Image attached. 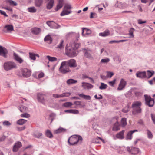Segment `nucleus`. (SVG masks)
Listing matches in <instances>:
<instances>
[{
    "label": "nucleus",
    "mask_w": 155,
    "mask_h": 155,
    "mask_svg": "<svg viewBox=\"0 0 155 155\" xmlns=\"http://www.w3.org/2000/svg\"><path fill=\"white\" fill-rule=\"evenodd\" d=\"M68 67L75 68L77 65L76 61L73 59H71L67 61H64Z\"/></svg>",
    "instance_id": "6"
},
{
    "label": "nucleus",
    "mask_w": 155,
    "mask_h": 155,
    "mask_svg": "<svg viewBox=\"0 0 155 155\" xmlns=\"http://www.w3.org/2000/svg\"><path fill=\"white\" fill-rule=\"evenodd\" d=\"M151 117L152 121L154 124H155V115L151 114Z\"/></svg>",
    "instance_id": "64"
},
{
    "label": "nucleus",
    "mask_w": 155,
    "mask_h": 155,
    "mask_svg": "<svg viewBox=\"0 0 155 155\" xmlns=\"http://www.w3.org/2000/svg\"><path fill=\"white\" fill-rule=\"evenodd\" d=\"M91 33V31L86 28H84L82 30V35H89Z\"/></svg>",
    "instance_id": "27"
},
{
    "label": "nucleus",
    "mask_w": 155,
    "mask_h": 155,
    "mask_svg": "<svg viewBox=\"0 0 155 155\" xmlns=\"http://www.w3.org/2000/svg\"><path fill=\"white\" fill-rule=\"evenodd\" d=\"M21 116L22 117H29L30 116V115L27 113H24L21 114Z\"/></svg>",
    "instance_id": "57"
},
{
    "label": "nucleus",
    "mask_w": 155,
    "mask_h": 155,
    "mask_svg": "<svg viewBox=\"0 0 155 155\" xmlns=\"http://www.w3.org/2000/svg\"><path fill=\"white\" fill-rule=\"evenodd\" d=\"M29 12L31 13H35L36 12V9L34 7H30L28 8Z\"/></svg>",
    "instance_id": "44"
},
{
    "label": "nucleus",
    "mask_w": 155,
    "mask_h": 155,
    "mask_svg": "<svg viewBox=\"0 0 155 155\" xmlns=\"http://www.w3.org/2000/svg\"><path fill=\"white\" fill-rule=\"evenodd\" d=\"M80 43L76 42L75 41L71 42L70 43V45L75 50L80 47Z\"/></svg>",
    "instance_id": "22"
},
{
    "label": "nucleus",
    "mask_w": 155,
    "mask_h": 155,
    "mask_svg": "<svg viewBox=\"0 0 155 155\" xmlns=\"http://www.w3.org/2000/svg\"><path fill=\"white\" fill-rule=\"evenodd\" d=\"M135 30L134 28H131L129 30V35H130V38H134V36L133 34Z\"/></svg>",
    "instance_id": "34"
},
{
    "label": "nucleus",
    "mask_w": 155,
    "mask_h": 155,
    "mask_svg": "<svg viewBox=\"0 0 155 155\" xmlns=\"http://www.w3.org/2000/svg\"><path fill=\"white\" fill-rule=\"evenodd\" d=\"M45 95L41 92L37 94V99L39 102L45 104V99L44 98Z\"/></svg>",
    "instance_id": "10"
},
{
    "label": "nucleus",
    "mask_w": 155,
    "mask_h": 155,
    "mask_svg": "<svg viewBox=\"0 0 155 155\" xmlns=\"http://www.w3.org/2000/svg\"><path fill=\"white\" fill-rule=\"evenodd\" d=\"M121 124L122 127H125L127 124L126 119L125 118H122L121 120Z\"/></svg>",
    "instance_id": "40"
},
{
    "label": "nucleus",
    "mask_w": 155,
    "mask_h": 155,
    "mask_svg": "<svg viewBox=\"0 0 155 155\" xmlns=\"http://www.w3.org/2000/svg\"><path fill=\"white\" fill-rule=\"evenodd\" d=\"M136 76L137 78H147L146 71L138 72L136 73Z\"/></svg>",
    "instance_id": "16"
},
{
    "label": "nucleus",
    "mask_w": 155,
    "mask_h": 155,
    "mask_svg": "<svg viewBox=\"0 0 155 155\" xmlns=\"http://www.w3.org/2000/svg\"><path fill=\"white\" fill-rule=\"evenodd\" d=\"M126 82L123 79H121L120 81L117 89L119 90H121L124 88L126 85Z\"/></svg>",
    "instance_id": "13"
},
{
    "label": "nucleus",
    "mask_w": 155,
    "mask_h": 155,
    "mask_svg": "<svg viewBox=\"0 0 155 155\" xmlns=\"http://www.w3.org/2000/svg\"><path fill=\"white\" fill-rule=\"evenodd\" d=\"M72 35L75 38L76 41L77 42L80 36L79 34L78 33H74Z\"/></svg>",
    "instance_id": "56"
},
{
    "label": "nucleus",
    "mask_w": 155,
    "mask_h": 155,
    "mask_svg": "<svg viewBox=\"0 0 155 155\" xmlns=\"http://www.w3.org/2000/svg\"><path fill=\"white\" fill-rule=\"evenodd\" d=\"M82 86L84 89H89L92 88L93 86L88 83L83 82L82 83Z\"/></svg>",
    "instance_id": "18"
},
{
    "label": "nucleus",
    "mask_w": 155,
    "mask_h": 155,
    "mask_svg": "<svg viewBox=\"0 0 155 155\" xmlns=\"http://www.w3.org/2000/svg\"><path fill=\"white\" fill-rule=\"evenodd\" d=\"M22 76L25 78H28L31 74V71L26 68H23L21 70Z\"/></svg>",
    "instance_id": "8"
},
{
    "label": "nucleus",
    "mask_w": 155,
    "mask_h": 155,
    "mask_svg": "<svg viewBox=\"0 0 155 155\" xmlns=\"http://www.w3.org/2000/svg\"><path fill=\"white\" fill-rule=\"evenodd\" d=\"M142 103L140 101H136L133 102L132 104V108L141 107Z\"/></svg>",
    "instance_id": "19"
},
{
    "label": "nucleus",
    "mask_w": 155,
    "mask_h": 155,
    "mask_svg": "<svg viewBox=\"0 0 155 155\" xmlns=\"http://www.w3.org/2000/svg\"><path fill=\"white\" fill-rule=\"evenodd\" d=\"M22 146V144L20 142L18 141L15 143L13 146L12 151L13 152H17L19 148Z\"/></svg>",
    "instance_id": "11"
},
{
    "label": "nucleus",
    "mask_w": 155,
    "mask_h": 155,
    "mask_svg": "<svg viewBox=\"0 0 155 155\" xmlns=\"http://www.w3.org/2000/svg\"><path fill=\"white\" fill-rule=\"evenodd\" d=\"M78 82L77 80H74L72 79H68L67 81V83L68 84H75Z\"/></svg>",
    "instance_id": "35"
},
{
    "label": "nucleus",
    "mask_w": 155,
    "mask_h": 155,
    "mask_svg": "<svg viewBox=\"0 0 155 155\" xmlns=\"http://www.w3.org/2000/svg\"><path fill=\"white\" fill-rule=\"evenodd\" d=\"M142 112V109L140 107L132 108V114L134 115L140 114Z\"/></svg>",
    "instance_id": "12"
},
{
    "label": "nucleus",
    "mask_w": 155,
    "mask_h": 155,
    "mask_svg": "<svg viewBox=\"0 0 155 155\" xmlns=\"http://www.w3.org/2000/svg\"><path fill=\"white\" fill-rule=\"evenodd\" d=\"M14 30L13 26L12 25H7L4 27V31L5 32H11Z\"/></svg>",
    "instance_id": "15"
},
{
    "label": "nucleus",
    "mask_w": 155,
    "mask_h": 155,
    "mask_svg": "<svg viewBox=\"0 0 155 155\" xmlns=\"http://www.w3.org/2000/svg\"><path fill=\"white\" fill-rule=\"evenodd\" d=\"M27 120L24 119H21L18 120L17 124L20 125H22L25 123Z\"/></svg>",
    "instance_id": "38"
},
{
    "label": "nucleus",
    "mask_w": 155,
    "mask_h": 155,
    "mask_svg": "<svg viewBox=\"0 0 155 155\" xmlns=\"http://www.w3.org/2000/svg\"><path fill=\"white\" fill-rule=\"evenodd\" d=\"M66 54L70 57H74L76 56L78 54L77 52L74 49H73L71 45L69 47L66 46Z\"/></svg>",
    "instance_id": "2"
},
{
    "label": "nucleus",
    "mask_w": 155,
    "mask_h": 155,
    "mask_svg": "<svg viewBox=\"0 0 155 155\" xmlns=\"http://www.w3.org/2000/svg\"><path fill=\"white\" fill-rule=\"evenodd\" d=\"M7 1L9 3L10 5H14L15 6L17 5V3L16 2L12 0H7Z\"/></svg>",
    "instance_id": "52"
},
{
    "label": "nucleus",
    "mask_w": 155,
    "mask_h": 155,
    "mask_svg": "<svg viewBox=\"0 0 155 155\" xmlns=\"http://www.w3.org/2000/svg\"><path fill=\"white\" fill-rule=\"evenodd\" d=\"M154 0H141V2L143 3H149V5H150V4L153 2Z\"/></svg>",
    "instance_id": "48"
},
{
    "label": "nucleus",
    "mask_w": 155,
    "mask_h": 155,
    "mask_svg": "<svg viewBox=\"0 0 155 155\" xmlns=\"http://www.w3.org/2000/svg\"><path fill=\"white\" fill-rule=\"evenodd\" d=\"M44 40L45 41H48L49 44H51L52 42V39L49 35H48L45 38Z\"/></svg>",
    "instance_id": "28"
},
{
    "label": "nucleus",
    "mask_w": 155,
    "mask_h": 155,
    "mask_svg": "<svg viewBox=\"0 0 155 155\" xmlns=\"http://www.w3.org/2000/svg\"><path fill=\"white\" fill-rule=\"evenodd\" d=\"M48 2L46 4V8L48 10L51 9L54 6V0H47Z\"/></svg>",
    "instance_id": "17"
},
{
    "label": "nucleus",
    "mask_w": 155,
    "mask_h": 155,
    "mask_svg": "<svg viewBox=\"0 0 155 155\" xmlns=\"http://www.w3.org/2000/svg\"><path fill=\"white\" fill-rule=\"evenodd\" d=\"M127 151L131 154L136 155L138 153L139 149L138 148L134 147H127Z\"/></svg>",
    "instance_id": "7"
},
{
    "label": "nucleus",
    "mask_w": 155,
    "mask_h": 155,
    "mask_svg": "<svg viewBox=\"0 0 155 155\" xmlns=\"http://www.w3.org/2000/svg\"><path fill=\"white\" fill-rule=\"evenodd\" d=\"M8 53V50L5 48L0 46V55L7 58Z\"/></svg>",
    "instance_id": "9"
},
{
    "label": "nucleus",
    "mask_w": 155,
    "mask_h": 155,
    "mask_svg": "<svg viewBox=\"0 0 155 155\" xmlns=\"http://www.w3.org/2000/svg\"><path fill=\"white\" fill-rule=\"evenodd\" d=\"M126 41V40H112L111 41H110L109 42L110 44H112L113 43H118L120 42H124L125 41Z\"/></svg>",
    "instance_id": "46"
},
{
    "label": "nucleus",
    "mask_w": 155,
    "mask_h": 155,
    "mask_svg": "<svg viewBox=\"0 0 155 155\" xmlns=\"http://www.w3.org/2000/svg\"><path fill=\"white\" fill-rule=\"evenodd\" d=\"M71 11H67L66 9H64L60 14V15L63 16L65 15H68L71 13Z\"/></svg>",
    "instance_id": "33"
},
{
    "label": "nucleus",
    "mask_w": 155,
    "mask_h": 155,
    "mask_svg": "<svg viewBox=\"0 0 155 155\" xmlns=\"http://www.w3.org/2000/svg\"><path fill=\"white\" fill-rule=\"evenodd\" d=\"M29 57L32 60H35L36 59L35 54L33 53L29 52Z\"/></svg>",
    "instance_id": "45"
},
{
    "label": "nucleus",
    "mask_w": 155,
    "mask_h": 155,
    "mask_svg": "<svg viewBox=\"0 0 155 155\" xmlns=\"http://www.w3.org/2000/svg\"><path fill=\"white\" fill-rule=\"evenodd\" d=\"M18 109L21 112H24L28 110V108L26 106L21 105L18 107Z\"/></svg>",
    "instance_id": "31"
},
{
    "label": "nucleus",
    "mask_w": 155,
    "mask_h": 155,
    "mask_svg": "<svg viewBox=\"0 0 155 155\" xmlns=\"http://www.w3.org/2000/svg\"><path fill=\"white\" fill-rule=\"evenodd\" d=\"M83 139L81 136L74 135L71 136L68 139V143L70 146H74L78 143H81Z\"/></svg>",
    "instance_id": "1"
},
{
    "label": "nucleus",
    "mask_w": 155,
    "mask_h": 155,
    "mask_svg": "<svg viewBox=\"0 0 155 155\" xmlns=\"http://www.w3.org/2000/svg\"><path fill=\"white\" fill-rule=\"evenodd\" d=\"M125 130H122L121 131L117 133L116 135V137L119 139H122L124 138V133Z\"/></svg>",
    "instance_id": "21"
},
{
    "label": "nucleus",
    "mask_w": 155,
    "mask_h": 155,
    "mask_svg": "<svg viewBox=\"0 0 155 155\" xmlns=\"http://www.w3.org/2000/svg\"><path fill=\"white\" fill-rule=\"evenodd\" d=\"M41 31V29L38 28H34L31 29L32 33L35 35H38Z\"/></svg>",
    "instance_id": "23"
},
{
    "label": "nucleus",
    "mask_w": 155,
    "mask_h": 155,
    "mask_svg": "<svg viewBox=\"0 0 155 155\" xmlns=\"http://www.w3.org/2000/svg\"><path fill=\"white\" fill-rule=\"evenodd\" d=\"M2 124L3 126L9 127L11 125V123L8 121H5L3 122Z\"/></svg>",
    "instance_id": "47"
},
{
    "label": "nucleus",
    "mask_w": 155,
    "mask_h": 155,
    "mask_svg": "<svg viewBox=\"0 0 155 155\" xmlns=\"http://www.w3.org/2000/svg\"><path fill=\"white\" fill-rule=\"evenodd\" d=\"M110 34V32L108 30H106L104 31L102 33H100L99 34V35L103 37H105L108 35Z\"/></svg>",
    "instance_id": "32"
},
{
    "label": "nucleus",
    "mask_w": 155,
    "mask_h": 155,
    "mask_svg": "<svg viewBox=\"0 0 155 155\" xmlns=\"http://www.w3.org/2000/svg\"><path fill=\"white\" fill-rule=\"evenodd\" d=\"M147 137L149 139H151L153 137V135L151 132L148 130H147Z\"/></svg>",
    "instance_id": "50"
},
{
    "label": "nucleus",
    "mask_w": 155,
    "mask_h": 155,
    "mask_svg": "<svg viewBox=\"0 0 155 155\" xmlns=\"http://www.w3.org/2000/svg\"><path fill=\"white\" fill-rule=\"evenodd\" d=\"M46 57L49 61L51 62L55 61L57 60V58L55 57H52L49 55H47Z\"/></svg>",
    "instance_id": "37"
},
{
    "label": "nucleus",
    "mask_w": 155,
    "mask_h": 155,
    "mask_svg": "<svg viewBox=\"0 0 155 155\" xmlns=\"http://www.w3.org/2000/svg\"><path fill=\"white\" fill-rule=\"evenodd\" d=\"M59 70L60 72L63 74H66L71 71V70L69 69L68 67L64 61L61 62L59 68Z\"/></svg>",
    "instance_id": "4"
},
{
    "label": "nucleus",
    "mask_w": 155,
    "mask_h": 155,
    "mask_svg": "<svg viewBox=\"0 0 155 155\" xmlns=\"http://www.w3.org/2000/svg\"><path fill=\"white\" fill-rule=\"evenodd\" d=\"M13 57L14 59L20 64L22 63L24 61L23 59L15 52L13 54Z\"/></svg>",
    "instance_id": "14"
},
{
    "label": "nucleus",
    "mask_w": 155,
    "mask_h": 155,
    "mask_svg": "<svg viewBox=\"0 0 155 155\" xmlns=\"http://www.w3.org/2000/svg\"><path fill=\"white\" fill-rule=\"evenodd\" d=\"M73 104L71 102H67L64 103L63 104L62 106L66 107H68L71 106Z\"/></svg>",
    "instance_id": "41"
},
{
    "label": "nucleus",
    "mask_w": 155,
    "mask_h": 155,
    "mask_svg": "<svg viewBox=\"0 0 155 155\" xmlns=\"http://www.w3.org/2000/svg\"><path fill=\"white\" fill-rule=\"evenodd\" d=\"M107 85L106 84L103 83H101V85L99 87V88L101 90L105 89L107 88Z\"/></svg>",
    "instance_id": "43"
},
{
    "label": "nucleus",
    "mask_w": 155,
    "mask_h": 155,
    "mask_svg": "<svg viewBox=\"0 0 155 155\" xmlns=\"http://www.w3.org/2000/svg\"><path fill=\"white\" fill-rule=\"evenodd\" d=\"M116 80V79H115L112 81L109 82V85L111 86H113L115 84Z\"/></svg>",
    "instance_id": "63"
},
{
    "label": "nucleus",
    "mask_w": 155,
    "mask_h": 155,
    "mask_svg": "<svg viewBox=\"0 0 155 155\" xmlns=\"http://www.w3.org/2000/svg\"><path fill=\"white\" fill-rule=\"evenodd\" d=\"M26 128V127L25 126H23L22 127H17L16 129L18 131H21L24 130Z\"/></svg>",
    "instance_id": "59"
},
{
    "label": "nucleus",
    "mask_w": 155,
    "mask_h": 155,
    "mask_svg": "<svg viewBox=\"0 0 155 155\" xmlns=\"http://www.w3.org/2000/svg\"><path fill=\"white\" fill-rule=\"evenodd\" d=\"M145 100V104L149 107H153L154 104V99L151 98L150 95L145 94L144 96Z\"/></svg>",
    "instance_id": "5"
},
{
    "label": "nucleus",
    "mask_w": 155,
    "mask_h": 155,
    "mask_svg": "<svg viewBox=\"0 0 155 155\" xmlns=\"http://www.w3.org/2000/svg\"><path fill=\"white\" fill-rule=\"evenodd\" d=\"M79 96L80 97L83 98L84 99L87 100H90L91 99V97L90 96L85 95L83 94H80L79 95Z\"/></svg>",
    "instance_id": "36"
},
{
    "label": "nucleus",
    "mask_w": 155,
    "mask_h": 155,
    "mask_svg": "<svg viewBox=\"0 0 155 155\" xmlns=\"http://www.w3.org/2000/svg\"><path fill=\"white\" fill-rule=\"evenodd\" d=\"M63 0H58V3L55 9V11H57L61 9L63 7Z\"/></svg>",
    "instance_id": "20"
},
{
    "label": "nucleus",
    "mask_w": 155,
    "mask_h": 155,
    "mask_svg": "<svg viewBox=\"0 0 155 155\" xmlns=\"http://www.w3.org/2000/svg\"><path fill=\"white\" fill-rule=\"evenodd\" d=\"M45 134L47 137L50 138H51L53 137L52 133L49 130H46Z\"/></svg>",
    "instance_id": "29"
},
{
    "label": "nucleus",
    "mask_w": 155,
    "mask_h": 155,
    "mask_svg": "<svg viewBox=\"0 0 155 155\" xmlns=\"http://www.w3.org/2000/svg\"><path fill=\"white\" fill-rule=\"evenodd\" d=\"M146 75L148 79L150 78L154 74L155 72L153 71H150V70H147V71Z\"/></svg>",
    "instance_id": "25"
},
{
    "label": "nucleus",
    "mask_w": 155,
    "mask_h": 155,
    "mask_svg": "<svg viewBox=\"0 0 155 155\" xmlns=\"http://www.w3.org/2000/svg\"><path fill=\"white\" fill-rule=\"evenodd\" d=\"M64 42L63 40H61V41L59 45H58L57 48L60 49H63L64 48V46L63 45V43Z\"/></svg>",
    "instance_id": "51"
},
{
    "label": "nucleus",
    "mask_w": 155,
    "mask_h": 155,
    "mask_svg": "<svg viewBox=\"0 0 155 155\" xmlns=\"http://www.w3.org/2000/svg\"><path fill=\"white\" fill-rule=\"evenodd\" d=\"M71 8V5L69 4L65 5L64 8V9H70Z\"/></svg>",
    "instance_id": "62"
},
{
    "label": "nucleus",
    "mask_w": 155,
    "mask_h": 155,
    "mask_svg": "<svg viewBox=\"0 0 155 155\" xmlns=\"http://www.w3.org/2000/svg\"><path fill=\"white\" fill-rule=\"evenodd\" d=\"M82 78L83 79H84L85 78H89V79L93 81V80L92 78L89 77L87 75L84 74H82Z\"/></svg>",
    "instance_id": "61"
},
{
    "label": "nucleus",
    "mask_w": 155,
    "mask_h": 155,
    "mask_svg": "<svg viewBox=\"0 0 155 155\" xmlns=\"http://www.w3.org/2000/svg\"><path fill=\"white\" fill-rule=\"evenodd\" d=\"M97 17V15L96 13L95 12H91V13L90 18H96Z\"/></svg>",
    "instance_id": "53"
},
{
    "label": "nucleus",
    "mask_w": 155,
    "mask_h": 155,
    "mask_svg": "<svg viewBox=\"0 0 155 155\" xmlns=\"http://www.w3.org/2000/svg\"><path fill=\"white\" fill-rule=\"evenodd\" d=\"M33 136L36 137L38 138H40L42 136V133L39 132L38 131L35 132L33 134Z\"/></svg>",
    "instance_id": "30"
},
{
    "label": "nucleus",
    "mask_w": 155,
    "mask_h": 155,
    "mask_svg": "<svg viewBox=\"0 0 155 155\" xmlns=\"http://www.w3.org/2000/svg\"><path fill=\"white\" fill-rule=\"evenodd\" d=\"M43 1L42 0H35V5L38 7H40L42 5Z\"/></svg>",
    "instance_id": "26"
},
{
    "label": "nucleus",
    "mask_w": 155,
    "mask_h": 155,
    "mask_svg": "<svg viewBox=\"0 0 155 155\" xmlns=\"http://www.w3.org/2000/svg\"><path fill=\"white\" fill-rule=\"evenodd\" d=\"M100 138L98 137L94 138L92 140V142L95 143H99Z\"/></svg>",
    "instance_id": "54"
},
{
    "label": "nucleus",
    "mask_w": 155,
    "mask_h": 155,
    "mask_svg": "<svg viewBox=\"0 0 155 155\" xmlns=\"http://www.w3.org/2000/svg\"><path fill=\"white\" fill-rule=\"evenodd\" d=\"M4 67L5 70L8 71L13 69L17 68V66L15 63L13 62L9 61L4 63Z\"/></svg>",
    "instance_id": "3"
},
{
    "label": "nucleus",
    "mask_w": 155,
    "mask_h": 155,
    "mask_svg": "<svg viewBox=\"0 0 155 155\" xmlns=\"http://www.w3.org/2000/svg\"><path fill=\"white\" fill-rule=\"evenodd\" d=\"M65 130L62 128L61 127L55 131V134H58L62 132H64Z\"/></svg>",
    "instance_id": "42"
},
{
    "label": "nucleus",
    "mask_w": 155,
    "mask_h": 155,
    "mask_svg": "<svg viewBox=\"0 0 155 155\" xmlns=\"http://www.w3.org/2000/svg\"><path fill=\"white\" fill-rule=\"evenodd\" d=\"M84 56L86 57L89 59H91L93 58V57H92L91 55L87 51H86L85 53Z\"/></svg>",
    "instance_id": "49"
},
{
    "label": "nucleus",
    "mask_w": 155,
    "mask_h": 155,
    "mask_svg": "<svg viewBox=\"0 0 155 155\" xmlns=\"http://www.w3.org/2000/svg\"><path fill=\"white\" fill-rule=\"evenodd\" d=\"M133 133L131 131L128 132L126 135V138L127 140H131L132 138Z\"/></svg>",
    "instance_id": "39"
},
{
    "label": "nucleus",
    "mask_w": 155,
    "mask_h": 155,
    "mask_svg": "<svg viewBox=\"0 0 155 155\" xmlns=\"http://www.w3.org/2000/svg\"><path fill=\"white\" fill-rule=\"evenodd\" d=\"M71 94L70 92L64 93L62 94L63 97H69Z\"/></svg>",
    "instance_id": "60"
},
{
    "label": "nucleus",
    "mask_w": 155,
    "mask_h": 155,
    "mask_svg": "<svg viewBox=\"0 0 155 155\" xmlns=\"http://www.w3.org/2000/svg\"><path fill=\"white\" fill-rule=\"evenodd\" d=\"M110 61L109 58H107L106 59H102L101 60V62L104 63H107Z\"/></svg>",
    "instance_id": "55"
},
{
    "label": "nucleus",
    "mask_w": 155,
    "mask_h": 155,
    "mask_svg": "<svg viewBox=\"0 0 155 155\" xmlns=\"http://www.w3.org/2000/svg\"><path fill=\"white\" fill-rule=\"evenodd\" d=\"M107 76L109 78H111L114 74L113 72H107Z\"/></svg>",
    "instance_id": "58"
},
{
    "label": "nucleus",
    "mask_w": 155,
    "mask_h": 155,
    "mask_svg": "<svg viewBox=\"0 0 155 155\" xmlns=\"http://www.w3.org/2000/svg\"><path fill=\"white\" fill-rule=\"evenodd\" d=\"M120 125L118 122H116L114 124L113 128V130L117 131L120 129Z\"/></svg>",
    "instance_id": "24"
}]
</instances>
